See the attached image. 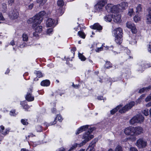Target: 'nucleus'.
<instances>
[{"instance_id":"1","label":"nucleus","mask_w":151,"mask_h":151,"mask_svg":"<svg viewBox=\"0 0 151 151\" xmlns=\"http://www.w3.org/2000/svg\"><path fill=\"white\" fill-rule=\"evenodd\" d=\"M45 11H42L36 14L34 17L29 19L27 22L29 23H33L32 27L36 32L40 33L42 30V26H38L43 20V16L45 14Z\"/></svg>"},{"instance_id":"2","label":"nucleus","mask_w":151,"mask_h":151,"mask_svg":"<svg viewBox=\"0 0 151 151\" xmlns=\"http://www.w3.org/2000/svg\"><path fill=\"white\" fill-rule=\"evenodd\" d=\"M94 129L93 128H91L89 129L88 132H86L83 134V138L84 140L79 144V147H81L84 145L87 142L93 137V135L91 134V133L94 130Z\"/></svg>"},{"instance_id":"3","label":"nucleus","mask_w":151,"mask_h":151,"mask_svg":"<svg viewBox=\"0 0 151 151\" xmlns=\"http://www.w3.org/2000/svg\"><path fill=\"white\" fill-rule=\"evenodd\" d=\"M144 120V117L141 114H139L132 117L130 120L129 122L131 124L135 123H141L143 122Z\"/></svg>"},{"instance_id":"4","label":"nucleus","mask_w":151,"mask_h":151,"mask_svg":"<svg viewBox=\"0 0 151 151\" xmlns=\"http://www.w3.org/2000/svg\"><path fill=\"white\" fill-rule=\"evenodd\" d=\"M118 6L117 7L115 6H114L112 4H108L106 6V9L108 12L114 13V14L117 13V12H118Z\"/></svg>"},{"instance_id":"5","label":"nucleus","mask_w":151,"mask_h":151,"mask_svg":"<svg viewBox=\"0 0 151 151\" xmlns=\"http://www.w3.org/2000/svg\"><path fill=\"white\" fill-rule=\"evenodd\" d=\"M107 0H100L94 6L95 9L96 11H100L106 4Z\"/></svg>"},{"instance_id":"6","label":"nucleus","mask_w":151,"mask_h":151,"mask_svg":"<svg viewBox=\"0 0 151 151\" xmlns=\"http://www.w3.org/2000/svg\"><path fill=\"white\" fill-rule=\"evenodd\" d=\"M134 104L135 102L134 101L131 102L123 107L122 109H120L119 112L121 113H124L131 109L134 105Z\"/></svg>"},{"instance_id":"7","label":"nucleus","mask_w":151,"mask_h":151,"mask_svg":"<svg viewBox=\"0 0 151 151\" xmlns=\"http://www.w3.org/2000/svg\"><path fill=\"white\" fill-rule=\"evenodd\" d=\"M147 145V142L142 139H139L137 140L136 144V145L139 148L145 147Z\"/></svg>"},{"instance_id":"8","label":"nucleus","mask_w":151,"mask_h":151,"mask_svg":"<svg viewBox=\"0 0 151 151\" xmlns=\"http://www.w3.org/2000/svg\"><path fill=\"white\" fill-rule=\"evenodd\" d=\"M19 13L16 9H14L12 10L9 13V16L12 19H17L19 16Z\"/></svg>"},{"instance_id":"9","label":"nucleus","mask_w":151,"mask_h":151,"mask_svg":"<svg viewBox=\"0 0 151 151\" xmlns=\"http://www.w3.org/2000/svg\"><path fill=\"white\" fill-rule=\"evenodd\" d=\"M135 129L134 127H129L124 130V133L127 135H133L135 134Z\"/></svg>"},{"instance_id":"10","label":"nucleus","mask_w":151,"mask_h":151,"mask_svg":"<svg viewBox=\"0 0 151 151\" xmlns=\"http://www.w3.org/2000/svg\"><path fill=\"white\" fill-rule=\"evenodd\" d=\"M32 89H29V91L27 93L25 96V99L28 101H32L34 100V97L32 96Z\"/></svg>"},{"instance_id":"11","label":"nucleus","mask_w":151,"mask_h":151,"mask_svg":"<svg viewBox=\"0 0 151 151\" xmlns=\"http://www.w3.org/2000/svg\"><path fill=\"white\" fill-rule=\"evenodd\" d=\"M112 32L114 36H122L123 34L122 29L120 27L118 28L113 30Z\"/></svg>"},{"instance_id":"12","label":"nucleus","mask_w":151,"mask_h":151,"mask_svg":"<svg viewBox=\"0 0 151 151\" xmlns=\"http://www.w3.org/2000/svg\"><path fill=\"white\" fill-rule=\"evenodd\" d=\"M127 27L130 29L132 32L135 34L137 32V30L134 25L130 22H127L126 23Z\"/></svg>"},{"instance_id":"13","label":"nucleus","mask_w":151,"mask_h":151,"mask_svg":"<svg viewBox=\"0 0 151 151\" xmlns=\"http://www.w3.org/2000/svg\"><path fill=\"white\" fill-rule=\"evenodd\" d=\"M98 141V139H95L90 143L89 147L86 150V151H94V147L96 142Z\"/></svg>"},{"instance_id":"14","label":"nucleus","mask_w":151,"mask_h":151,"mask_svg":"<svg viewBox=\"0 0 151 151\" xmlns=\"http://www.w3.org/2000/svg\"><path fill=\"white\" fill-rule=\"evenodd\" d=\"M113 20L116 23L119 22L121 20V18L120 15L118 13H115L112 14Z\"/></svg>"},{"instance_id":"15","label":"nucleus","mask_w":151,"mask_h":151,"mask_svg":"<svg viewBox=\"0 0 151 151\" xmlns=\"http://www.w3.org/2000/svg\"><path fill=\"white\" fill-rule=\"evenodd\" d=\"M55 21L51 18H49L47 20L46 25L47 27H51L54 24Z\"/></svg>"},{"instance_id":"16","label":"nucleus","mask_w":151,"mask_h":151,"mask_svg":"<svg viewBox=\"0 0 151 151\" xmlns=\"http://www.w3.org/2000/svg\"><path fill=\"white\" fill-rule=\"evenodd\" d=\"M89 125H86L81 127L77 130L76 134H78L84 130L87 129Z\"/></svg>"},{"instance_id":"17","label":"nucleus","mask_w":151,"mask_h":151,"mask_svg":"<svg viewBox=\"0 0 151 151\" xmlns=\"http://www.w3.org/2000/svg\"><path fill=\"white\" fill-rule=\"evenodd\" d=\"M134 129L135 134L137 135L140 134L143 132V129L142 127H136Z\"/></svg>"},{"instance_id":"18","label":"nucleus","mask_w":151,"mask_h":151,"mask_svg":"<svg viewBox=\"0 0 151 151\" xmlns=\"http://www.w3.org/2000/svg\"><path fill=\"white\" fill-rule=\"evenodd\" d=\"M151 90V85L147 87H145L140 89L139 92L140 93H142L144 92H146L150 90Z\"/></svg>"},{"instance_id":"19","label":"nucleus","mask_w":151,"mask_h":151,"mask_svg":"<svg viewBox=\"0 0 151 151\" xmlns=\"http://www.w3.org/2000/svg\"><path fill=\"white\" fill-rule=\"evenodd\" d=\"M91 27L93 29L99 30H102V27L98 23L95 24L91 26Z\"/></svg>"},{"instance_id":"20","label":"nucleus","mask_w":151,"mask_h":151,"mask_svg":"<svg viewBox=\"0 0 151 151\" xmlns=\"http://www.w3.org/2000/svg\"><path fill=\"white\" fill-rule=\"evenodd\" d=\"M128 4L127 3L123 2L119 5L118 7L119 9L122 10L125 9L126 8Z\"/></svg>"},{"instance_id":"21","label":"nucleus","mask_w":151,"mask_h":151,"mask_svg":"<svg viewBox=\"0 0 151 151\" xmlns=\"http://www.w3.org/2000/svg\"><path fill=\"white\" fill-rule=\"evenodd\" d=\"M115 37V40L116 43L119 44H121L122 40V36H118Z\"/></svg>"},{"instance_id":"22","label":"nucleus","mask_w":151,"mask_h":151,"mask_svg":"<svg viewBox=\"0 0 151 151\" xmlns=\"http://www.w3.org/2000/svg\"><path fill=\"white\" fill-rule=\"evenodd\" d=\"M50 81L47 80H44L41 83V85L43 86H48L50 85Z\"/></svg>"},{"instance_id":"23","label":"nucleus","mask_w":151,"mask_h":151,"mask_svg":"<svg viewBox=\"0 0 151 151\" xmlns=\"http://www.w3.org/2000/svg\"><path fill=\"white\" fill-rule=\"evenodd\" d=\"M147 23L150 24L151 23V13L149 12L147 15Z\"/></svg>"},{"instance_id":"24","label":"nucleus","mask_w":151,"mask_h":151,"mask_svg":"<svg viewBox=\"0 0 151 151\" xmlns=\"http://www.w3.org/2000/svg\"><path fill=\"white\" fill-rule=\"evenodd\" d=\"M122 106L121 105L117 106L116 108L113 109L110 111L111 114H114L119 109V108L122 107Z\"/></svg>"},{"instance_id":"25","label":"nucleus","mask_w":151,"mask_h":151,"mask_svg":"<svg viewBox=\"0 0 151 151\" xmlns=\"http://www.w3.org/2000/svg\"><path fill=\"white\" fill-rule=\"evenodd\" d=\"M58 118V120L60 121V122H61L62 120L63 119L61 116L60 115H58L56 117L55 119V120L54 121V122H52V124H51V125H53L55 124H56V121H55V120L56 119Z\"/></svg>"},{"instance_id":"26","label":"nucleus","mask_w":151,"mask_h":151,"mask_svg":"<svg viewBox=\"0 0 151 151\" xmlns=\"http://www.w3.org/2000/svg\"><path fill=\"white\" fill-rule=\"evenodd\" d=\"M21 104L22 105L24 109H27L29 108V106L27 104L26 102L25 101H22L21 102Z\"/></svg>"},{"instance_id":"27","label":"nucleus","mask_w":151,"mask_h":151,"mask_svg":"<svg viewBox=\"0 0 151 151\" xmlns=\"http://www.w3.org/2000/svg\"><path fill=\"white\" fill-rule=\"evenodd\" d=\"M113 17L111 15H106L104 17V19L106 21H108L109 22H110L112 19V18Z\"/></svg>"},{"instance_id":"28","label":"nucleus","mask_w":151,"mask_h":151,"mask_svg":"<svg viewBox=\"0 0 151 151\" xmlns=\"http://www.w3.org/2000/svg\"><path fill=\"white\" fill-rule=\"evenodd\" d=\"M56 12L57 16H60L61 15L63 14L61 8L60 7L57 10Z\"/></svg>"},{"instance_id":"29","label":"nucleus","mask_w":151,"mask_h":151,"mask_svg":"<svg viewBox=\"0 0 151 151\" xmlns=\"http://www.w3.org/2000/svg\"><path fill=\"white\" fill-rule=\"evenodd\" d=\"M64 2L63 0H58L57 1V4L58 6L61 7L63 6Z\"/></svg>"},{"instance_id":"30","label":"nucleus","mask_w":151,"mask_h":151,"mask_svg":"<svg viewBox=\"0 0 151 151\" xmlns=\"http://www.w3.org/2000/svg\"><path fill=\"white\" fill-rule=\"evenodd\" d=\"M47 1V0H37V2L40 4L42 5Z\"/></svg>"},{"instance_id":"31","label":"nucleus","mask_w":151,"mask_h":151,"mask_svg":"<svg viewBox=\"0 0 151 151\" xmlns=\"http://www.w3.org/2000/svg\"><path fill=\"white\" fill-rule=\"evenodd\" d=\"M105 67L106 68H109L112 67L111 63L109 61H107L106 62V64L105 65Z\"/></svg>"},{"instance_id":"32","label":"nucleus","mask_w":151,"mask_h":151,"mask_svg":"<svg viewBox=\"0 0 151 151\" xmlns=\"http://www.w3.org/2000/svg\"><path fill=\"white\" fill-rule=\"evenodd\" d=\"M78 35L83 38H85L86 35L83 32L81 31H79L78 32Z\"/></svg>"},{"instance_id":"33","label":"nucleus","mask_w":151,"mask_h":151,"mask_svg":"<svg viewBox=\"0 0 151 151\" xmlns=\"http://www.w3.org/2000/svg\"><path fill=\"white\" fill-rule=\"evenodd\" d=\"M22 37L23 38V40L24 41H27L28 39V37L27 35L25 33L23 34Z\"/></svg>"},{"instance_id":"34","label":"nucleus","mask_w":151,"mask_h":151,"mask_svg":"<svg viewBox=\"0 0 151 151\" xmlns=\"http://www.w3.org/2000/svg\"><path fill=\"white\" fill-rule=\"evenodd\" d=\"M2 11L5 12L6 11V5L5 3H3L2 4Z\"/></svg>"},{"instance_id":"35","label":"nucleus","mask_w":151,"mask_h":151,"mask_svg":"<svg viewBox=\"0 0 151 151\" xmlns=\"http://www.w3.org/2000/svg\"><path fill=\"white\" fill-rule=\"evenodd\" d=\"M78 56L80 59L81 60L84 61L86 59V58H85V57L82 54L79 53Z\"/></svg>"},{"instance_id":"36","label":"nucleus","mask_w":151,"mask_h":151,"mask_svg":"<svg viewBox=\"0 0 151 151\" xmlns=\"http://www.w3.org/2000/svg\"><path fill=\"white\" fill-rule=\"evenodd\" d=\"M33 6H34V4L33 3L29 5H25V6H26V8H27V9L29 10L31 9L32 8Z\"/></svg>"},{"instance_id":"37","label":"nucleus","mask_w":151,"mask_h":151,"mask_svg":"<svg viewBox=\"0 0 151 151\" xmlns=\"http://www.w3.org/2000/svg\"><path fill=\"white\" fill-rule=\"evenodd\" d=\"M142 113L145 116H147L149 115V112L148 109H145L142 110Z\"/></svg>"},{"instance_id":"38","label":"nucleus","mask_w":151,"mask_h":151,"mask_svg":"<svg viewBox=\"0 0 151 151\" xmlns=\"http://www.w3.org/2000/svg\"><path fill=\"white\" fill-rule=\"evenodd\" d=\"M140 19V17H139L138 15H135L134 17V19L135 22H137L138 21H139Z\"/></svg>"},{"instance_id":"39","label":"nucleus","mask_w":151,"mask_h":151,"mask_svg":"<svg viewBox=\"0 0 151 151\" xmlns=\"http://www.w3.org/2000/svg\"><path fill=\"white\" fill-rule=\"evenodd\" d=\"M115 151H123L122 147L120 145L117 146L115 149Z\"/></svg>"},{"instance_id":"40","label":"nucleus","mask_w":151,"mask_h":151,"mask_svg":"<svg viewBox=\"0 0 151 151\" xmlns=\"http://www.w3.org/2000/svg\"><path fill=\"white\" fill-rule=\"evenodd\" d=\"M136 12H140L142 10V7L141 5V4H139L137 6V7L136 8Z\"/></svg>"},{"instance_id":"41","label":"nucleus","mask_w":151,"mask_h":151,"mask_svg":"<svg viewBox=\"0 0 151 151\" xmlns=\"http://www.w3.org/2000/svg\"><path fill=\"white\" fill-rule=\"evenodd\" d=\"M151 100V94L148 96L145 99L146 102H148Z\"/></svg>"},{"instance_id":"42","label":"nucleus","mask_w":151,"mask_h":151,"mask_svg":"<svg viewBox=\"0 0 151 151\" xmlns=\"http://www.w3.org/2000/svg\"><path fill=\"white\" fill-rule=\"evenodd\" d=\"M27 120L25 119H22L21 120V122L24 125H27L28 124V123L27 122Z\"/></svg>"},{"instance_id":"43","label":"nucleus","mask_w":151,"mask_h":151,"mask_svg":"<svg viewBox=\"0 0 151 151\" xmlns=\"http://www.w3.org/2000/svg\"><path fill=\"white\" fill-rule=\"evenodd\" d=\"M36 74L37 77H38V78H40L42 76V73H41V72L39 71H38L37 72Z\"/></svg>"},{"instance_id":"44","label":"nucleus","mask_w":151,"mask_h":151,"mask_svg":"<svg viewBox=\"0 0 151 151\" xmlns=\"http://www.w3.org/2000/svg\"><path fill=\"white\" fill-rule=\"evenodd\" d=\"M36 129L37 132H40L42 131L41 126L40 125L37 126L36 127Z\"/></svg>"},{"instance_id":"45","label":"nucleus","mask_w":151,"mask_h":151,"mask_svg":"<svg viewBox=\"0 0 151 151\" xmlns=\"http://www.w3.org/2000/svg\"><path fill=\"white\" fill-rule=\"evenodd\" d=\"M10 115L12 116H15L16 115V114L15 113V110H13L12 111H10Z\"/></svg>"},{"instance_id":"46","label":"nucleus","mask_w":151,"mask_h":151,"mask_svg":"<svg viewBox=\"0 0 151 151\" xmlns=\"http://www.w3.org/2000/svg\"><path fill=\"white\" fill-rule=\"evenodd\" d=\"M129 151H138L137 148L135 147H131L129 148Z\"/></svg>"},{"instance_id":"47","label":"nucleus","mask_w":151,"mask_h":151,"mask_svg":"<svg viewBox=\"0 0 151 151\" xmlns=\"http://www.w3.org/2000/svg\"><path fill=\"white\" fill-rule=\"evenodd\" d=\"M133 12V10L132 9H129V12H128V14L130 16H131Z\"/></svg>"},{"instance_id":"48","label":"nucleus","mask_w":151,"mask_h":151,"mask_svg":"<svg viewBox=\"0 0 151 151\" xmlns=\"http://www.w3.org/2000/svg\"><path fill=\"white\" fill-rule=\"evenodd\" d=\"M79 144L77 143H75L73 145H72V147H73V149H75L76 147L78 146L79 147Z\"/></svg>"},{"instance_id":"49","label":"nucleus","mask_w":151,"mask_h":151,"mask_svg":"<svg viewBox=\"0 0 151 151\" xmlns=\"http://www.w3.org/2000/svg\"><path fill=\"white\" fill-rule=\"evenodd\" d=\"M0 127H1V129L2 130V131H1V133H2V134H6V132H4V131H3V130H4V127L3 126H1Z\"/></svg>"},{"instance_id":"50","label":"nucleus","mask_w":151,"mask_h":151,"mask_svg":"<svg viewBox=\"0 0 151 151\" xmlns=\"http://www.w3.org/2000/svg\"><path fill=\"white\" fill-rule=\"evenodd\" d=\"M52 31V29L51 28L48 29L47 31V34H49L50 33H51V32Z\"/></svg>"},{"instance_id":"51","label":"nucleus","mask_w":151,"mask_h":151,"mask_svg":"<svg viewBox=\"0 0 151 151\" xmlns=\"http://www.w3.org/2000/svg\"><path fill=\"white\" fill-rule=\"evenodd\" d=\"M5 19L3 17L2 14L0 12V20H4Z\"/></svg>"},{"instance_id":"52","label":"nucleus","mask_w":151,"mask_h":151,"mask_svg":"<svg viewBox=\"0 0 151 151\" xmlns=\"http://www.w3.org/2000/svg\"><path fill=\"white\" fill-rule=\"evenodd\" d=\"M102 49H103V48L102 47L98 48H97V49L96 50V52H99V51L101 50H102Z\"/></svg>"},{"instance_id":"53","label":"nucleus","mask_w":151,"mask_h":151,"mask_svg":"<svg viewBox=\"0 0 151 151\" xmlns=\"http://www.w3.org/2000/svg\"><path fill=\"white\" fill-rule=\"evenodd\" d=\"M146 106L147 107H149L151 106V101L148 102L146 105Z\"/></svg>"},{"instance_id":"54","label":"nucleus","mask_w":151,"mask_h":151,"mask_svg":"<svg viewBox=\"0 0 151 151\" xmlns=\"http://www.w3.org/2000/svg\"><path fill=\"white\" fill-rule=\"evenodd\" d=\"M150 67V64L149 63L146 64L145 65V68H148Z\"/></svg>"},{"instance_id":"55","label":"nucleus","mask_w":151,"mask_h":151,"mask_svg":"<svg viewBox=\"0 0 151 151\" xmlns=\"http://www.w3.org/2000/svg\"><path fill=\"white\" fill-rule=\"evenodd\" d=\"M27 45L26 43H24L22 45H20V47H24L26 46Z\"/></svg>"},{"instance_id":"56","label":"nucleus","mask_w":151,"mask_h":151,"mask_svg":"<svg viewBox=\"0 0 151 151\" xmlns=\"http://www.w3.org/2000/svg\"><path fill=\"white\" fill-rule=\"evenodd\" d=\"M38 33H39L38 32H36V31H35V32L33 33L34 36L35 37L38 36Z\"/></svg>"},{"instance_id":"57","label":"nucleus","mask_w":151,"mask_h":151,"mask_svg":"<svg viewBox=\"0 0 151 151\" xmlns=\"http://www.w3.org/2000/svg\"><path fill=\"white\" fill-rule=\"evenodd\" d=\"M103 97L102 96H99L97 97V99L99 100H101L103 99Z\"/></svg>"},{"instance_id":"58","label":"nucleus","mask_w":151,"mask_h":151,"mask_svg":"<svg viewBox=\"0 0 151 151\" xmlns=\"http://www.w3.org/2000/svg\"><path fill=\"white\" fill-rule=\"evenodd\" d=\"M11 45L13 46L15 45L14 41L13 40H12L10 43Z\"/></svg>"},{"instance_id":"59","label":"nucleus","mask_w":151,"mask_h":151,"mask_svg":"<svg viewBox=\"0 0 151 151\" xmlns=\"http://www.w3.org/2000/svg\"><path fill=\"white\" fill-rule=\"evenodd\" d=\"M76 50V48L75 47H74L71 49V51L72 52H74Z\"/></svg>"},{"instance_id":"60","label":"nucleus","mask_w":151,"mask_h":151,"mask_svg":"<svg viewBox=\"0 0 151 151\" xmlns=\"http://www.w3.org/2000/svg\"><path fill=\"white\" fill-rule=\"evenodd\" d=\"M14 0H9L8 2L9 4H12L14 2Z\"/></svg>"},{"instance_id":"61","label":"nucleus","mask_w":151,"mask_h":151,"mask_svg":"<svg viewBox=\"0 0 151 151\" xmlns=\"http://www.w3.org/2000/svg\"><path fill=\"white\" fill-rule=\"evenodd\" d=\"M52 112L53 113H55V112L56 111V109H55V108H53L52 110Z\"/></svg>"},{"instance_id":"62","label":"nucleus","mask_w":151,"mask_h":151,"mask_svg":"<svg viewBox=\"0 0 151 151\" xmlns=\"http://www.w3.org/2000/svg\"><path fill=\"white\" fill-rule=\"evenodd\" d=\"M72 86L74 88H78V86L76 85H75L73 83L72 84Z\"/></svg>"},{"instance_id":"63","label":"nucleus","mask_w":151,"mask_h":151,"mask_svg":"<svg viewBox=\"0 0 151 151\" xmlns=\"http://www.w3.org/2000/svg\"><path fill=\"white\" fill-rule=\"evenodd\" d=\"M73 150H74V149H73V147H71L68 150V151H73Z\"/></svg>"},{"instance_id":"64","label":"nucleus","mask_w":151,"mask_h":151,"mask_svg":"<svg viewBox=\"0 0 151 151\" xmlns=\"http://www.w3.org/2000/svg\"><path fill=\"white\" fill-rule=\"evenodd\" d=\"M150 45H149V48L148 49V51L150 52L151 53V48H150Z\"/></svg>"}]
</instances>
